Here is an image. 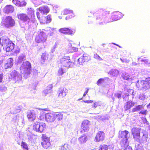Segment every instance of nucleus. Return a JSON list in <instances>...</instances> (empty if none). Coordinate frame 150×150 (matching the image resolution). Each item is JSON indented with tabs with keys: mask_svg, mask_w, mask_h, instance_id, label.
Returning <instances> with one entry per match:
<instances>
[{
	"mask_svg": "<svg viewBox=\"0 0 150 150\" xmlns=\"http://www.w3.org/2000/svg\"><path fill=\"white\" fill-rule=\"evenodd\" d=\"M15 22L12 17L8 16L3 17L1 23V25L4 27L9 28L14 26Z\"/></svg>",
	"mask_w": 150,
	"mask_h": 150,
	"instance_id": "nucleus-1",
	"label": "nucleus"
},
{
	"mask_svg": "<svg viewBox=\"0 0 150 150\" xmlns=\"http://www.w3.org/2000/svg\"><path fill=\"white\" fill-rule=\"evenodd\" d=\"M129 133L128 132L125 130L121 132L120 134V137H125V139L122 140L120 142V144L122 147H125L129 146V143L128 142V138L127 136V134Z\"/></svg>",
	"mask_w": 150,
	"mask_h": 150,
	"instance_id": "nucleus-2",
	"label": "nucleus"
},
{
	"mask_svg": "<svg viewBox=\"0 0 150 150\" xmlns=\"http://www.w3.org/2000/svg\"><path fill=\"white\" fill-rule=\"evenodd\" d=\"M45 128V124L43 122H36L33 125V129L37 132H42Z\"/></svg>",
	"mask_w": 150,
	"mask_h": 150,
	"instance_id": "nucleus-3",
	"label": "nucleus"
},
{
	"mask_svg": "<svg viewBox=\"0 0 150 150\" xmlns=\"http://www.w3.org/2000/svg\"><path fill=\"white\" fill-rule=\"evenodd\" d=\"M47 38V35L45 33L41 31L36 36L35 41L37 43L44 42L46 41Z\"/></svg>",
	"mask_w": 150,
	"mask_h": 150,
	"instance_id": "nucleus-4",
	"label": "nucleus"
},
{
	"mask_svg": "<svg viewBox=\"0 0 150 150\" xmlns=\"http://www.w3.org/2000/svg\"><path fill=\"white\" fill-rule=\"evenodd\" d=\"M39 113V110L37 109H35L28 112L27 117L30 121H34L36 118V115Z\"/></svg>",
	"mask_w": 150,
	"mask_h": 150,
	"instance_id": "nucleus-5",
	"label": "nucleus"
},
{
	"mask_svg": "<svg viewBox=\"0 0 150 150\" xmlns=\"http://www.w3.org/2000/svg\"><path fill=\"white\" fill-rule=\"evenodd\" d=\"M90 122L88 120H83L81 125L80 132L82 133L83 132H86L88 131L90 129Z\"/></svg>",
	"mask_w": 150,
	"mask_h": 150,
	"instance_id": "nucleus-6",
	"label": "nucleus"
},
{
	"mask_svg": "<svg viewBox=\"0 0 150 150\" xmlns=\"http://www.w3.org/2000/svg\"><path fill=\"white\" fill-rule=\"evenodd\" d=\"M42 145L45 149H47L51 146L50 138L47 137L45 134H43L42 136Z\"/></svg>",
	"mask_w": 150,
	"mask_h": 150,
	"instance_id": "nucleus-7",
	"label": "nucleus"
},
{
	"mask_svg": "<svg viewBox=\"0 0 150 150\" xmlns=\"http://www.w3.org/2000/svg\"><path fill=\"white\" fill-rule=\"evenodd\" d=\"M141 129L137 127H133L131 130V132L133 138L137 141H140Z\"/></svg>",
	"mask_w": 150,
	"mask_h": 150,
	"instance_id": "nucleus-8",
	"label": "nucleus"
},
{
	"mask_svg": "<svg viewBox=\"0 0 150 150\" xmlns=\"http://www.w3.org/2000/svg\"><path fill=\"white\" fill-rule=\"evenodd\" d=\"M60 62L64 66L66 67H70L74 63H72L69 56L65 57L60 59Z\"/></svg>",
	"mask_w": 150,
	"mask_h": 150,
	"instance_id": "nucleus-9",
	"label": "nucleus"
},
{
	"mask_svg": "<svg viewBox=\"0 0 150 150\" xmlns=\"http://www.w3.org/2000/svg\"><path fill=\"white\" fill-rule=\"evenodd\" d=\"M64 15H67L66 17V19L69 20L73 18L75 16V15L73 11L69 9H65L62 12Z\"/></svg>",
	"mask_w": 150,
	"mask_h": 150,
	"instance_id": "nucleus-10",
	"label": "nucleus"
},
{
	"mask_svg": "<svg viewBox=\"0 0 150 150\" xmlns=\"http://www.w3.org/2000/svg\"><path fill=\"white\" fill-rule=\"evenodd\" d=\"M139 87H140L144 91H146L150 88V82L148 81V80L146 78L145 81H142L140 82L139 83Z\"/></svg>",
	"mask_w": 150,
	"mask_h": 150,
	"instance_id": "nucleus-11",
	"label": "nucleus"
},
{
	"mask_svg": "<svg viewBox=\"0 0 150 150\" xmlns=\"http://www.w3.org/2000/svg\"><path fill=\"white\" fill-rule=\"evenodd\" d=\"M22 67L23 68L24 72L25 74H29L30 73L31 65L30 62L26 61L23 62L22 65Z\"/></svg>",
	"mask_w": 150,
	"mask_h": 150,
	"instance_id": "nucleus-12",
	"label": "nucleus"
},
{
	"mask_svg": "<svg viewBox=\"0 0 150 150\" xmlns=\"http://www.w3.org/2000/svg\"><path fill=\"white\" fill-rule=\"evenodd\" d=\"M17 17L18 19L23 22H29L30 19L28 16L25 13H20L17 14Z\"/></svg>",
	"mask_w": 150,
	"mask_h": 150,
	"instance_id": "nucleus-13",
	"label": "nucleus"
},
{
	"mask_svg": "<svg viewBox=\"0 0 150 150\" xmlns=\"http://www.w3.org/2000/svg\"><path fill=\"white\" fill-rule=\"evenodd\" d=\"M91 59L90 56L87 54H84L83 55L82 58L78 59L77 62L78 63L81 64L83 62H88Z\"/></svg>",
	"mask_w": 150,
	"mask_h": 150,
	"instance_id": "nucleus-14",
	"label": "nucleus"
},
{
	"mask_svg": "<svg viewBox=\"0 0 150 150\" xmlns=\"http://www.w3.org/2000/svg\"><path fill=\"white\" fill-rule=\"evenodd\" d=\"M105 138V133L102 131H100L97 133L95 137L96 141L99 142L100 141H102Z\"/></svg>",
	"mask_w": 150,
	"mask_h": 150,
	"instance_id": "nucleus-15",
	"label": "nucleus"
},
{
	"mask_svg": "<svg viewBox=\"0 0 150 150\" xmlns=\"http://www.w3.org/2000/svg\"><path fill=\"white\" fill-rule=\"evenodd\" d=\"M46 121L48 122H52L55 121L54 112H48L45 115Z\"/></svg>",
	"mask_w": 150,
	"mask_h": 150,
	"instance_id": "nucleus-16",
	"label": "nucleus"
},
{
	"mask_svg": "<svg viewBox=\"0 0 150 150\" xmlns=\"http://www.w3.org/2000/svg\"><path fill=\"white\" fill-rule=\"evenodd\" d=\"M68 92V90L64 88H60L58 91V97L60 98H64Z\"/></svg>",
	"mask_w": 150,
	"mask_h": 150,
	"instance_id": "nucleus-17",
	"label": "nucleus"
},
{
	"mask_svg": "<svg viewBox=\"0 0 150 150\" xmlns=\"http://www.w3.org/2000/svg\"><path fill=\"white\" fill-rule=\"evenodd\" d=\"M14 46V44L10 40L6 46L4 50L6 52L11 51L13 49Z\"/></svg>",
	"mask_w": 150,
	"mask_h": 150,
	"instance_id": "nucleus-18",
	"label": "nucleus"
},
{
	"mask_svg": "<svg viewBox=\"0 0 150 150\" xmlns=\"http://www.w3.org/2000/svg\"><path fill=\"white\" fill-rule=\"evenodd\" d=\"M54 117L55 122H57L62 120L63 117V114L60 112H54Z\"/></svg>",
	"mask_w": 150,
	"mask_h": 150,
	"instance_id": "nucleus-19",
	"label": "nucleus"
},
{
	"mask_svg": "<svg viewBox=\"0 0 150 150\" xmlns=\"http://www.w3.org/2000/svg\"><path fill=\"white\" fill-rule=\"evenodd\" d=\"M59 31L62 33L68 35H72L74 32L72 30L69 28H62L59 30Z\"/></svg>",
	"mask_w": 150,
	"mask_h": 150,
	"instance_id": "nucleus-20",
	"label": "nucleus"
},
{
	"mask_svg": "<svg viewBox=\"0 0 150 150\" xmlns=\"http://www.w3.org/2000/svg\"><path fill=\"white\" fill-rule=\"evenodd\" d=\"M122 16L121 13L117 12L113 13L111 17L113 21H117L121 18L122 17Z\"/></svg>",
	"mask_w": 150,
	"mask_h": 150,
	"instance_id": "nucleus-21",
	"label": "nucleus"
},
{
	"mask_svg": "<svg viewBox=\"0 0 150 150\" xmlns=\"http://www.w3.org/2000/svg\"><path fill=\"white\" fill-rule=\"evenodd\" d=\"M14 10L13 7L11 5H7L4 9V12L6 13H12Z\"/></svg>",
	"mask_w": 150,
	"mask_h": 150,
	"instance_id": "nucleus-22",
	"label": "nucleus"
},
{
	"mask_svg": "<svg viewBox=\"0 0 150 150\" xmlns=\"http://www.w3.org/2000/svg\"><path fill=\"white\" fill-rule=\"evenodd\" d=\"M135 103L131 100L128 101L124 106L125 110L130 109L131 107L134 106Z\"/></svg>",
	"mask_w": 150,
	"mask_h": 150,
	"instance_id": "nucleus-23",
	"label": "nucleus"
},
{
	"mask_svg": "<svg viewBox=\"0 0 150 150\" xmlns=\"http://www.w3.org/2000/svg\"><path fill=\"white\" fill-rule=\"evenodd\" d=\"M13 64V58H9L7 62L4 65V67L5 69L10 68L12 67Z\"/></svg>",
	"mask_w": 150,
	"mask_h": 150,
	"instance_id": "nucleus-24",
	"label": "nucleus"
},
{
	"mask_svg": "<svg viewBox=\"0 0 150 150\" xmlns=\"http://www.w3.org/2000/svg\"><path fill=\"white\" fill-rule=\"evenodd\" d=\"M52 20L51 16L50 15H48L47 16L45 17L44 18L41 19L40 23L45 24L50 23Z\"/></svg>",
	"mask_w": 150,
	"mask_h": 150,
	"instance_id": "nucleus-25",
	"label": "nucleus"
},
{
	"mask_svg": "<svg viewBox=\"0 0 150 150\" xmlns=\"http://www.w3.org/2000/svg\"><path fill=\"white\" fill-rule=\"evenodd\" d=\"M38 10L41 13L43 14L48 13L50 11V9L48 7L45 6L40 7L38 8Z\"/></svg>",
	"mask_w": 150,
	"mask_h": 150,
	"instance_id": "nucleus-26",
	"label": "nucleus"
},
{
	"mask_svg": "<svg viewBox=\"0 0 150 150\" xmlns=\"http://www.w3.org/2000/svg\"><path fill=\"white\" fill-rule=\"evenodd\" d=\"M87 137L85 135L81 136L78 138V141L81 144L85 143L87 140Z\"/></svg>",
	"mask_w": 150,
	"mask_h": 150,
	"instance_id": "nucleus-27",
	"label": "nucleus"
},
{
	"mask_svg": "<svg viewBox=\"0 0 150 150\" xmlns=\"http://www.w3.org/2000/svg\"><path fill=\"white\" fill-rule=\"evenodd\" d=\"M78 50V48L77 47H72L71 45L69 46L67 49V52L68 53H72L74 52H76Z\"/></svg>",
	"mask_w": 150,
	"mask_h": 150,
	"instance_id": "nucleus-28",
	"label": "nucleus"
},
{
	"mask_svg": "<svg viewBox=\"0 0 150 150\" xmlns=\"http://www.w3.org/2000/svg\"><path fill=\"white\" fill-rule=\"evenodd\" d=\"M119 73V71L117 70L112 69L108 73L112 76L116 77L118 75Z\"/></svg>",
	"mask_w": 150,
	"mask_h": 150,
	"instance_id": "nucleus-29",
	"label": "nucleus"
},
{
	"mask_svg": "<svg viewBox=\"0 0 150 150\" xmlns=\"http://www.w3.org/2000/svg\"><path fill=\"white\" fill-rule=\"evenodd\" d=\"M10 40L4 38L2 37L0 38V45L3 46L8 43Z\"/></svg>",
	"mask_w": 150,
	"mask_h": 150,
	"instance_id": "nucleus-30",
	"label": "nucleus"
},
{
	"mask_svg": "<svg viewBox=\"0 0 150 150\" xmlns=\"http://www.w3.org/2000/svg\"><path fill=\"white\" fill-rule=\"evenodd\" d=\"M143 108V106L142 105H136L132 109V112H134L140 110Z\"/></svg>",
	"mask_w": 150,
	"mask_h": 150,
	"instance_id": "nucleus-31",
	"label": "nucleus"
},
{
	"mask_svg": "<svg viewBox=\"0 0 150 150\" xmlns=\"http://www.w3.org/2000/svg\"><path fill=\"white\" fill-rule=\"evenodd\" d=\"M138 60L144 64H148L150 63L149 60L145 57L144 58L139 57L138 59Z\"/></svg>",
	"mask_w": 150,
	"mask_h": 150,
	"instance_id": "nucleus-32",
	"label": "nucleus"
},
{
	"mask_svg": "<svg viewBox=\"0 0 150 150\" xmlns=\"http://www.w3.org/2000/svg\"><path fill=\"white\" fill-rule=\"evenodd\" d=\"M12 2L16 6L20 7L23 6H25L26 4V3L25 2L22 5L21 4V3L19 1L17 0H13Z\"/></svg>",
	"mask_w": 150,
	"mask_h": 150,
	"instance_id": "nucleus-33",
	"label": "nucleus"
},
{
	"mask_svg": "<svg viewBox=\"0 0 150 150\" xmlns=\"http://www.w3.org/2000/svg\"><path fill=\"white\" fill-rule=\"evenodd\" d=\"M108 146L107 144H102L99 146L98 150H108Z\"/></svg>",
	"mask_w": 150,
	"mask_h": 150,
	"instance_id": "nucleus-34",
	"label": "nucleus"
},
{
	"mask_svg": "<svg viewBox=\"0 0 150 150\" xmlns=\"http://www.w3.org/2000/svg\"><path fill=\"white\" fill-rule=\"evenodd\" d=\"M27 12L28 15L30 14L31 16L34 17V11L31 8H28L27 9Z\"/></svg>",
	"mask_w": 150,
	"mask_h": 150,
	"instance_id": "nucleus-35",
	"label": "nucleus"
},
{
	"mask_svg": "<svg viewBox=\"0 0 150 150\" xmlns=\"http://www.w3.org/2000/svg\"><path fill=\"white\" fill-rule=\"evenodd\" d=\"M70 147V146L68 144L66 143L62 146L61 149L62 150H69Z\"/></svg>",
	"mask_w": 150,
	"mask_h": 150,
	"instance_id": "nucleus-36",
	"label": "nucleus"
},
{
	"mask_svg": "<svg viewBox=\"0 0 150 150\" xmlns=\"http://www.w3.org/2000/svg\"><path fill=\"white\" fill-rule=\"evenodd\" d=\"M11 77L13 78L16 79L18 76V75L17 71H13L11 72L10 74Z\"/></svg>",
	"mask_w": 150,
	"mask_h": 150,
	"instance_id": "nucleus-37",
	"label": "nucleus"
},
{
	"mask_svg": "<svg viewBox=\"0 0 150 150\" xmlns=\"http://www.w3.org/2000/svg\"><path fill=\"white\" fill-rule=\"evenodd\" d=\"M122 76L124 79L127 80L129 79L130 76L127 73H124L122 74Z\"/></svg>",
	"mask_w": 150,
	"mask_h": 150,
	"instance_id": "nucleus-38",
	"label": "nucleus"
},
{
	"mask_svg": "<svg viewBox=\"0 0 150 150\" xmlns=\"http://www.w3.org/2000/svg\"><path fill=\"white\" fill-rule=\"evenodd\" d=\"M21 146L23 147V149L28 150L29 149L28 147L27 144L23 141L21 143Z\"/></svg>",
	"mask_w": 150,
	"mask_h": 150,
	"instance_id": "nucleus-39",
	"label": "nucleus"
},
{
	"mask_svg": "<svg viewBox=\"0 0 150 150\" xmlns=\"http://www.w3.org/2000/svg\"><path fill=\"white\" fill-rule=\"evenodd\" d=\"M65 70L63 69L62 68H60L58 71V74L59 76H61L65 72Z\"/></svg>",
	"mask_w": 150,
	"mask_h": 150,
	"instance_id": "nucleus-40",
	"label": "nucleus"
},
{
	"mask_svg": "<svg viewBox=\"0 0 150 150\" xmlns=\"http://www.w3.org/2000/svg\"><path fill=\"white\" fill-rule=\"evenodd\" d=\"M101 13L103 16H106L109 13V11L108 10L105 9L102 10L101 12Z\"/></svg>",
	"mask_w": 150,
	"mask_h": 150,
	"instance_id": "nucleus-41",
	"label": "nucleus"
},
{
	"mask_svg": "<svg viewBox=\"0 0 150 150\" xmlns=\"http://www.w3.org/2000/svg\"><path fill=\"white\" fill-rule=\"evenodd\" d=\"M41 59L43 61V62H44L45 60H47V57L46 54H42L41 56Z\"/></svg>",
	"mask_w": 150,
	"mask_h": 150,
	"instance_id": "nucleus-42",
	"label": "nucleus"
},
{
	"mask_svg": "<svg viewBox=\"0 0 150 150\" xmlns=\"http://www.w3.org/2000/svg\"><path fill=\"white\" fill-rule=\"evenodd\" d=\"M104 79L102 78L99 79L97 82V84L98 86H100L104 81Z\"/></svg>",
	"mask_w": 150,
	"mask_h": 150,
	"instance_id": "nucleus-43",
	"label": "nucleus"
},
{
	"mask_svg": "<svg viewBox=\"0 0 150 150\" xmlns=\"http://www.w3.org/2000/svg\"><path fill=\"white\" fill-rule=\"evenodd\" d=\"M140 61H139L138 59H134L133 60V62H132V64L133 65H136L137 64H139V62Z\"/></svg>",
	"mask_w": 150,
	"mask_h": 150,
	"instance_id": "nucleus-44",
	"label": "nucleus"
},
{
	"mask_svg": "<svg viewBox=\"0 0 150 150\" xmlns=\"http://www.w3.org/2000/svg\"><path fill=\"white\" fill-rule=\"evenodd\" d=\"M147 110H145L142 111H140L139 112V114L142 115H145L147 114Z\"/></svg>",
	"mask_w": 150,
	"mask_h": 150,
	"instance_id": "nucleus-45",
	"label": "nucleus"
},
{
	"mask_svg": "<svg viewBox=\"0 0 150 150\" xmlns=\"http://www.w3.org/2000/svg\"><path fill=\"white\" fill-rule=\"evenodd\" d=\"M3 74L2 73L0 74V83H2L3 82V79L4 77Z\"/></svg>",
	"mask_w": 150,
	"mask_h": 150,
	"instance_id": "nucleus-46",
	"label": "nucleus"
},
{
	"mask_svg": "<svg viewBox=\"0 0 150 150\" xmlns=\"http://www.w3.org/2000/svg\"><path fill=\"white\" fill-rule=\"evenodd\" d=\"M94 57L95 58L98 59H101L100 56L97 54H96L94 55Z\"/></svg>",
	"mask_w": 150,
	"mask_h": 150,
	"instance_id": "nucleus-47",
	"label": "nucleus"
},
{
	"mask_svg": "<svg viewBox=\"0 0 150 150\" xmlns=\"http://www.w3.org/2000/svg\"><path fill=\"white\" fill-rule=\"evenodd\" d=\"M36 14L37 17L38 18L40 22L41 19H42V18H40V13L38 12L36 13Z\"/></svg>",
	"mask_w": 150,
	"mask_h": 150,
	"instance_id": "nucleus-48",
	"label": "nucleus"
},
{
	"mask_svg": "<svg viewBox=\"0 0 150 150\" xmlns=\"http://www.w3.org/2000/svg\"><path fill=\"white\" fill-rule=\"evenodd\" d=\"M99 106H100V105L98 102H95L93 104V107L94 108H96Z\"/></svg>",
	"mask_w": 150,
	"mask_h": 150,
	"instance_id": "nucleus-49",
	"label": "nucleus"
},
{
	"mask_svg": "<svg viewBox=\"0 0 150 150\" xmlns=\"http://www.w3.org/2000/svg\"><path fill=\"white\" fill-rule=\"evenodd\" d=\"M121 93H117L115 94V96L116 97L120 98L121 96Z\"/></svg>",
	"mask_w": 150,
	"mask_h": 150,
	"instance_id": "nucleus-50",
	"label": "nucleus"
},
{
	"mask_svg": "<svg viewBox=\"0 0 150 150\" xmlns=\"http://www.w3.org/2000/svg\"><path fill=\"white\" fill-rule=\"evenodd\" d=\"M123 150H132V149L131 146H128L125 147Z\"/></svg>",
	"mask_w": 150,
	"mask_h": 150,
	"instance_id": "nucleus-51",
	"label": "nucleus"
},
{
	"mask_svg": "<svg viewBox=\"0 0 150 150\" xmlns=\"http://www.w3.org/2000/svg\"><path fill=\"white\" fill-rule=\"evenodd\" d=\"M47 89L49 90L51 89L53 87V86L52 84L49 85L48 86H47Z\"/></svg>",
	"mask_w": 150,
	"mask_h": 150,
	"instance_id": "nucleus-52",
	"label": "nucleus"
},
{
	"mask_svg": "<svg viewBox=\"0 0 150 150\" xmlns=\"http://www.w3.org/2000/svg\"><path fill=\"white\" fill-rule=\"evenodd\" d=\"M86 91L84 92V94H83V97L85 96L87 94V93H88V88H86Z\"/></svg>",
	"mask_w": 150,
	"mask_h": 150,
	"instance_id": "nucleus-53",
	"label": "nucleus"
},
{
	"mask_svg": "<svg viewBox=\"0 0 150 150\" xmlns=\"http://www.w3.org/2000/svg\"><path fill=\"white\" fill-rule=\"evenodd\" d=\"M84 102L86 103H89L93 102V101L92 100H88L84 101Z\"/></svg>",
	"mask_w": 150,
	"mask_h": 150,
	"instance_id": "nucleus-54",
	"label": "nucleus"
},
{
	"mask_svg": "<svg viewBox=\"0 0 150 150\" xmlns=\"http://www.w3.org/2000/svg\"><path fill=\"white\" fill-rule=\"evenodd\" d=\"M96 20L98 21H99L101 20V19L99 17H98V16H97V17L96 18Z\"/></svg>",
	"mask_w": 150,
	"mask_h": 150,
	"instance_id": "nucleus-55",
	"label": "nucleus"
},
{
	"mask_svg": "<svg viewBox=\"0 0 150 150\" xmlns=\"http://www.w3.org/2000/svg\"><path fill=\"white\" fill-rule=\"evenodd\" d=\"M120 60L123 62H126L127 61V60H126V59H124L120 58Z\"/></svg>",
	"mask_w": 150,
	"mask_h": 150,
	"instance_id": "nucleus-56",
	"label": "nucleus"
},
{
	"mask_svg": "<svg viewBox=\"0 0 150 150\" xmlns=\"http://www.w3.org/2000/svg\"><path fill=\"white\" fill-rule=\"evenodd\" d=\"M23 58L22 57H21L20 58H19V61H22L23 60Z\"/></svg>",
	"mask_w": 150,
	"mask_h": 150,
	"instance_id": "nucleus-57",
	"label": "nucleus"
},
{
	"mask_svg": "<svg viewBox=\"0 0 150 150\" xmlns=\"http://www.w3.org/2000/svg\"><path fill=\"white\" fill-rule=\"evenodd\" d=\"M146 79L148 80V81H149L150 82V77H148Z\"/></svg>",
	"mask_w": 150,
	"mask_h": 150,
	"instance_id": "nucleus-58",
	"label": "nucleus"
},
{
	"mask_svg": "<svg viewBox=\"0 0 150 150\" xmlns=\"http://www.w3.org/2000/svg\"><path fill=\"white\" fill-rule=\"evenodd\" d=\"M117 45V46H118V47H119L120 48H122V47H120V46H119V45H117V44H116L115 45Z\"/></svg>",
	"mask_w": 150,
	"mask_h": 150,
	"instance_id": "nucleus-59",
	"label": "nucleus"
},
{
	"mask_svg": "<svg viewBox=\"0 0 150 150\" xmlns=\"http://www.w3.org/2000/svg\"><path fill=\"white\" fill-rule=\"evenodd\" d=\"M147 107H149V108H150V103L149 104L147 105Z\"/></svg>",
	"mask_w": 150,
	"mask_h": 150,
	"instance_id": "nucleus-60",
	"label": "nucleus"
},
{
	"mask_svg": "<svg viewBox=\"0 0 150 150\" xmlns=\"http://www.w3.org/2000/svg\"><path fill=\"white\" fill-rule=\"evenodd\" d=\"M42 117V118H44V116H43L42 115H41L40 117H40Z\"/></svg>",
	"mask_w": 150,
	"mask_h": 150,
	"instance_id": "nucleus-61",
	"label": "nucleus"
},
{
	"mask_svg": "<svg viewBox=\"0 0 150 150\" xmlns=\"http://www.w3.org/2000/svg\"><path fill=\"white\" fill-rule=\"evenodd\" d=\"M42 110H46V109H42Z\"/></svg>",
	"mask_w": 150,
	"mask_h": 150,
	"instance_id": "nucleus-62",
	"label": "nucleus"
},
{
	"mask_svg": "<svg viewBox=\"0 0 150 150\" xmlns=\"http://www.w3.org/2000/svg\"><path fill=\"white\" fill-rule=\"evenodd\" d=\"M3 0H0V3Z\"/></svg>",
	"mask_w": 150,
	"mask_h": 150,
	"instance_id": "nucleus-63",
	"label": "nucleus"
},
{
	"mask_svg": "<svg viewBox=\"0 0 150 150\" xmlns=\"http://www.w3.org/2000/svg\"><path fill=\"white\" fill-rule=\"evenodd\" d=\"M1 49L0 48V52H1Z\"/></svg>",
	"mask_w": 150,
	"mask_h": 150,
	"instance_id": "nucleus-64",
	"label": "nucleus"
}]
</instances>
